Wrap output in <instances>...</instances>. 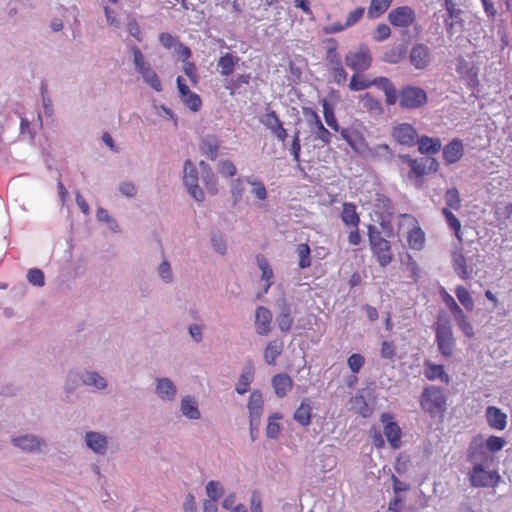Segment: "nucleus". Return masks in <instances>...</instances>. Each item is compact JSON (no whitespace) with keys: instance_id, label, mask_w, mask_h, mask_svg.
<instances>
[{"instance_id":"nucleus-1","label":"nucleus","mask_w":512,"mask_h":512,"mask_svg":"<svg viewBox=\"0 0 512 512\" xmlns=\"http://www.w3.org/2000/svg\"><path fill=\"white\" fill-rule=\"evenodd\" d=\"M436 343L442 356L450 358L456 348V338L448 319H439L436 324Z\"/></svg>"},{"instance_id":"nucleus-2","label":"nucleus","mask_w":512,"mask_h":512,"mask_svg":"<svg viewBox=\"0 0 512 512\" xmlns=\"http://www.w3.org/2000/svg\"><path fill=\"white\" fill-rule=\"evenodd\" d=\"M368 236L371 251L376 257L378 263L382 267L387 266L393 259L389 241L384 239L381 236L380 231L372 225L368 227Z\"/></svg>"},{"instance_id":"nucleus-3","label":"nucleus","mask_w":512,"mask_h":512,"mask_svg":"<svg viewBox=\"0 0 512 512\" xmlns=\"http://www.w3.org/2000/svg\"><path fill=\"white\" fill-rule=\"evenodd\" d=\"M421 406L432 416L444 412L446 409V399L442 390L436 386L425 388L421 396Z\"/></svg>"},{"instance_id":"nucleus-4","label":"nucleus","mask_w":512,"mask_h":512,"mask_svg":"<svg viewBox=\"0 0 512 512\" xmlns=\"http://www.w3.org/2000/svg\"><path fill=\"white\" fill-rule=\"evenodd\" d=\"M372 54L366 44H360L356 49L349 51L345 56L347 67L360 73L368 70L372 64Z\"/></svg>"},{"instance_id":"nucleus-5","label":"nucleus","mask_w":512,"mask_h":512,"mask_svg":"<svg viewBox=\"0 0 512 512\" xmlns=\"http://www.w3.org/2000/svg\"><path fill=\"white\" fill-rule=\"evenodd\" d=\"M198 171L190 160L184 164L183 182L187 187L189 194L198 202L204 201V191L198 185Z\"/></svg>"},{"instance_id":"nucleus-6","label":"nucleus","mask_w":512,"mask_h":512,"mask_svg":"<svg viewBox=\"0 0 512 512\" xmlns=\"http://www.w3.org/2000/svg\"><path fill=\"white\" fill-rule=\"evenodd\" d=\"M380 421L383 424V434L390 447L395 450L399 449L402 446V432L397 422L393 420V416L389 413H382Z\"/></svg>"},{"instance_id":"nucleus-7","label":"nucleus","mask_w":512,"mask_h":512,"mask_svg":"<svg viewBox=\"0 0 512 512\" xmlns=\"http://www.w3.org/2000/svg\"><path fill=\"white\" fill-rule=\"evenodd\" d=\"M470 481L474 487H495L500 476L496 471H486L483 464H476L470 473Z\"/></svg>"},{"instance_id":"nucleus-8","label":"nucleus","mask_w":512,"mask_h":512,"mask_svg":"<svg viewBox=\"0 0 512 512\" xmlns=\"http://www.w3.org/2000/svg\"><path fill=\"white\" fill-rule=\"evenodd\" d=\"M247 408L249 412L250 433L253 429L259 428L264 408L263 395L259 390H254L248 399Z\"/></svg>"},{"instance_id":"nucleus-9","label":"nucleus","mask_w":512,"mask_h":512,"mask_svg":"<svg viewBox=\"0 0 512 512\" xmlns=\"http://www.w3.org/2000/svg\"><path fill=\"white\" fill-rule=\"evenodd\" d=\"M456 72L460 75L468 86L475 87L479 84L478 68L474 62L467 61L463 57L457 58Z\"/></svg>"},{"instance_id":"nucleus-10","label":"nucleus","mask_w":512,"mask_h":512,"mask_svg":"<svg viewBox=\"0 0 512 512\" xmlns=\"http://www.w3.org/2000/svg\"><path fill=\"white\" fill-rule=\"evenodd\" d=\"M388 20L394 27H408L415 20L414 10L408 6H400L392 9L388 14Z\"/></svg>"},{"instance_id":"nucleus-11","label":"nucleus","mask_w":512,"mask_h":512,"mask_svg":"<svg viewBox=\"0 0 512 512\" xmlns=\"http://www.w3.org/2000/svg\"><path fill=\"white\" fill-rule=\"evenodd\" d=\"M262 123L279 141L284 142L287 139V130L284 128L276 111L271 110L267 112L262 119Z\"/></svg>"},{"instance_id":"nucleus-12","label":"nucleus","mask_w":512,"mask_h":512,"mask_svg":"<svg viewBox=\"0 0 512 512\" xmlns=\"http://www.w3.org/2000/svg\"><path fill=\"white\" fill-rule=\"evenodd\" d=\"M272 313L264 306H259L255 312V328L260 336H267L271 332Z\"/></svg>"},{"instance_id":"nucleus-13","label":"nucleus","mask_w":512,"mask_h":512,"mask_svg":"<svg viewBox=\"0 0 512 512\" xmlns=\"http://www.w3.org/2000/svg\"><path fill=\"white\" fill-rule=\"evenodd\" d=\"M452 267L458 277L462 280H467L472 277L473 268L467 264V260L463 255L461 249L452 251Z\"/></svg>"},{"instance_id":"nucleus-14","label":"nucleus","mask_w":512,"mask_h":512,"mask_svg":"<svg viewBox=\"0 0 512 512\" xmlns=\"http://www.w3.org/2000/svg\"><path fill=\"white\" fill-rule=\"evenodd\" d=\"M392 136L402 145L413 146L415 144L416 130L407 123H402L393 128Z\"/></svg>"},{"instance_id":"nucleus-15","label":"nucleus","mask_w":512,"mask_h":512,"mask_svg":"<svg viewBox=\"0 0 512 512\" xmlns=\"http://www.w3.org/2000/svg\"><path fill=\"white\" fill-rule=\"evenodd\" d=\"M423 374L430 381L440 380L442 383L448 384L449 375L446 373L444 366L435 364L431 360H425L423 363Z\"/></svg>"},{"instance_id":"nucleus-16","label":"nucleus","mask_w":512,"mask_h":512,"mask_svg":"<svg viewBox=\"0 0 512 512\" xmlns=\"http://www.w3.org/2000/svg\"><path fill=\"white\" fill-rule=\"evenodd\" d=\"M271 385L279 398L285 397L293 388V380L286 373H279L272 377Z\"/></svg>"},{"instance_id":"nucleus-17","label":"nucleus","mask_w":512,"mask_h":512,"mask_svg":"<svg viewBox=\"0 0 512 512\" xmlns=\"http://www.w3.org/2000/svg\"><path fill=\"white\" fill-rule=\"evenodd\" d=\"M464 154V147L460 139H453L443 148V157L447 164L458 162Z\"/></svg>"},{"instance_id":"nucleus-18","label":"nucleus","mask_w":512,"mask_h":512,"mask_svg":"<svg viewBox=\"0 0 512 512\" xmlns=\"http://www.w3.org/2000/svg\"><path fill=\"white\" fill-rule=\"evenodd\" d=\"M486 418L489 426L495 430H504L507 425V415L495 406L486 408Z\"/></svg>"},{"instance_id":"nucleus-19","label":"nucleus","mask_w":512,"mask_h":512,"mask_svg":"<svg viewBox=\"0 0 512 512\" xmlns=\"http://www.w3.org/2000/svg\"><path fill=\"white\" fill-rule=\"evenodd\" d=\"M199 167L201 169V176L203 184L205 185L207 191L211 195H215L218 193V180L214 175L212 168L205 161L199 162Z\"/></svg>"},{"instance_id":"nucleus-20","label":"nucleus","mask_w":512,"mask_h":512,"mask_svg":"<svg viewBox=\"0 0 512 512\" xmlns=\"http://www.w3.org/2000/svg\"><path fill=\"white\" fill-rule=\"evenodd\" d=\"M312 405L308 398L301 401L300 405L293 413V419L301 426L307 427L311 424Z\"/></svg>"},{"instance_id":"nucleus-21","label":"nucleus","mask_w":512,"mask_h":512,"mask_svg":"<svg viewBox=\"0 0 512 512\" xmlns=\"http://www.w3.org/2000/svg\"><path fill=\"white\" fill-rule=\"evenodd\" d=\"M284 349V343L281 339H274L267 343L263 358L266 364L275 365L276 359L282 354Z\"/></svg>"},{"instance_id":"nucleus-22","label":"nucleus","mask_w":512,"mask_h":512,"mask_svg":"<svg viewBox=\"0 0 512 512\" xmlns=\"http://www.w3.org/2000/svg\"><path fill=\"white\" fill-rule=\"evenodd\" d=\"M341 220L348 227L356 228L359 226L360 217L359 214L357 213V208L354 203H343L341 211Z\"/></svg>"},{"instance_id":"nucleus-23","label":"nucleus","mask_w":512,"mask_h":512,"mask_svg":"<svg viewBox=\"0 0 512 512\" xmlns=\"http://www.w3.org/2000/svg\"><path fill=\"white\" fill-rule=\"evenodd\" d=\"M445 8L448 13V18L445 19V25L449 33L453 32L454 27L457 24L462 23V10L456 8L455 3L452 0H445Z\"/></svg>"},{"instance_id":"nucleus-24","label":"nucleus","mask_w":512,"mask_h":512,"mask_svg":"<svg viewBox=\"0 0 512 512\" xmlns=\"http://www.w3.org/2000/svg\"><path fill=\"white\" fill-rule=\"evenodd\" d=\"M87 446L95 453L103 455L107 449V438L98 432H88L85 436Z\"/></svg>"},{"instance_id":"nucleus-25","label":"nucleus","mask_w":512,"mask_h":512,"mask_svg":"<svg viewBox=\"0 0 512 512\" xmlns=\"http://www.w3.org/2000/svg\"><path fill=\"white\" fill-rule=\"evenodd\" d=\"M239 61L240 58L232 53H226L221 56L217 61L220 74L225 77L232 75Z\"/></svg>"},{"instance_id":"nucleus-26","label":"nucleus","mask_w":512,"mask_h":512,"mask_svg":"<svg viewBox=\"0 0 512 512\" xmlns=\"http://www.w3.org/2000/svg\"><path fill=\"white\" fill-rule=\"evenodd\" d=\"M442 144L439 138L418 136V151L422 154H436L441 150Z\"/></svg>"},{"instance_id":"nucleus-27","label":"nucleus","mask_w":512,"mask_h":512,"mask_svg":"<svg viewBox=\"0 0 512 512\" xmlns=\"http://www.w3.org/2000/svg\"><path fill=\"white\" fill-rule=\"evenodd\" d=\"M219 147V141L215 136H206L201 140L199 144V148L202 154L208 157L210 160H215L217 158Z\"/></svg>"},{"instance_id":"nucleus-28","label":"nucleus","mask_w":512,"mask_h":512,"mask_svg":"<svg viewBox=\"0 0 512 512\" xmlns=\"http://www.w3.org/2000/svg\"><path fill=\"white\" fill-rule=\"evenodd\" d=\"M467 456L469 461H471L474 466H476V464L484 465V463L490 459V456L484 450L483 445L475 441L470 444L467 451Z\"/></svg>"},{"instance_id":"nucleus-29","label":"nucleus","mask_w":512,"mask_h":512,"mask_svg":"<svg viewBox=\"0 0 512 512\" xmlns=\"http://www.w3.org/2000/svg\"><path fill=\"white\" fill-rule=\"evenodd\" d=\"M256 261L261 270V279L265 281L264 292L267 293L268 289L273 285V270L264 255L258 254Z\"/></svg>"},{"instance_id":"nucleus-30","label":"nucleus","mask_w":512,"mask_h":512,"mask_svg":"<svg viewBox=\"0 0 512 512\" xmlns=\"http://www.w3.org/2000/svg\"><path fill=\"white\" fill-rule=\"evenodd\" d=\"M360 103L364 110L373 116H379L383 113V107L379 100L371 96L369 93L364 94L360 98Z\"/></svg>"},{"instance_id":"nucleus-31","label":"nucleus","mask_w":512,"mask_h":512,"mask_svg":"<svg viewBox=\"0 0 512 512\" xmlns=\"http://www.w3.org/2000/svg\"><path fill=\"white\" fill-rule=\"evenodd\" d=\"M276 322L281 332L287 333L291 330L294 320L291 309L287 304L283 305L281 312L276 317Z\"/></svg>"},{"instance_id":"nucleus-32","label":"nucleus","mask_w":512,"mask_h":512,"mask_svg":"<svg viewBox=\"0 0 512 512\" xmlns=\"http://www.w3.org/2000/svg\"><path fill=\"white\" fill-rule=\"evenodd\" d=\"M250 80L251 75L249 73L239 74L235 78L226 79L224 87L229 91V94L233 96L243 85H248Z\"/></svg>"},{"instance_id":"nucleus-33","label":"nucleus","mask_w":512,"mask_h":512,"mask_svg":"<svg viewBox=\"0 0 512 512\" xmlns=\"http://www.w3.org/2000/svg\"><path fill=\"white\" fill-rule=\"evenodd\" d=\"M391 3L392 0H371L367 11L368 18H379L388 10Z\"/></svg>"},{"instance_id":"nucleus-34","label":"nucleus","mask_w":512,"mask_h":512,"mask_svg":"<svg viewBox=\"0 0 512 512\" xmlns=\"http://www.w3.org/2000/svg\"><path fill=\"white\" fill-rule=\"evenodd\" d=\"M438 168L439 163L433 157L425 156L418 159V177L436 173Z\"/></svg>"},{"instance_id":"nucleus-35","label":"nucleus","mask_w":512,"mask_h":512,"mask_svg":"<svg viewBox=\"0 0 512 512\" xmlns=\"http://www.w3.org/2000/svg\"><path fill=\"white\" fill-rule=\"evenodd\" d=\"M181 412L189 419H198L200 417L197 402L191 396H186L182 399Z\"/></svg>"},{"instance_id":"nucleus-36","label":"nucleus","mask_w":512,"mask_h":512,"mask_svg":"<svg viewBox=\"0 0 512 512\" xmlns=\"http://www.w3.org/2000/svg\"><path fill=\"white\" fill-rule=\"evenodd\" d=\"M399 105L402 108L416 107V88L413 86L404 87L399 93Z\"/></svg>"},{"instance_id":"nucleus-37","label":"nucleus","mask_w":512,"mask_h":512,"mask_svg":"<svg viewBox=\"0 0 512 512\" xmlns=\"http://www.w3.org/2000/svg\"><path fill=\"white\" fill-rule=\"evenodd\" d=\"M156 390L161 398L167 400L173 399L176 393L174 384L168 378L158 379Z\"/></svg>"},{"instance_id":"nucleus-38","label":"nucleus","mask_w":512,"mask_h":512,"mask_svg":"<svg viewBox=\"0 0 512 512\" xmlns=\"http://www.w3.org/2000/svg\"><path fill=\"white\" fill-rule=\"evenodd\" d=\"M453 318L456 325L467 338H473L475 336L474 328L463 310L453 315Z\"/></svg>"},{"instance_id":"nucleus-39","label":"nucleus","mask_w":512,"mask_h":512,"mask_svg":"<svg viewBox=\"0 0 512 512\" xmlns=\"http://www.w3.org/2000/svg\"><path fill=\"white\" fill-rule=\"evenodd\" d=\"M282 419V414L276 412L269 416L266 426V436L270 439L278 438L281 431V424L279 420Z\"/></svg>"},{"instance_id":"nucleus-40","label":"nucleus","mask_w":512,"mask_h":512,"mask_svg":"<svg viewBox=\"0 0 512 512\" xmlns=\"http://www.w3.org/2000/svg\"><path fill=\"white\" fill-rule=\"evenodd\" d=\"M327 43L329 47L326 52V61L328 63L329 69L339 66L342 64L341 57L337 52L338 43L335 39H328Z\"/></svg>"},{"instance_id":"nucleus-41","label":"nucleus","mask_w":512,"mask_h":512,"mask_svg":"<svg viewBox=\"0 0 512 512\" xmlns=\"http://www.w3.org/2000/svg\"><path fill=\"white\" fill-rule=\"evenodd\" d=\"M144 81L155 91L160 92L162 91V83L156 74V72L151 68V66H148L144 68L142 71L139 72Z\"/></svg>"},{"instance_id":"nucleus-42","label":"nucleus","mask_w":512,"mask_h":512,"mask_svg":"<svg viewBox=\"0 0 512 512\" xmlns=\"http://www.w3.org/2000/svg\"><path fill=\"white\" fill-rule=\"evenodd\" d=\"M13 443L20 447L23 450L27 451H35L40 449L41 443L40 441L33 436H23L17 437L13 439Z\"/></svg>"},{"instance_id":"nucleus-43","label":"nucleus","mask_w":512,"mask_h":512,"mask_svg":"<svg viewBox=\"0 0 512 512\" xmlns=\"http://www.w3.org/2000/svg\"><path fill=\"white\" fill-rule=\"evenodd\" d=\"M455 294L459 302L467 311H472L474 309V300L469 291L464 286H457L455 289Z\"/></svg>"},{"instance_id":"nucleus-44","label":"nucleus","mask_w":512,"mask_h":512,"mask_svg":"<svg viewBox=\"0 0 512 512\" xmlns=\"http://www.w3.org/2000/svg\"><path fill=\"white\" fill-rule=\"evenodd\" d=\"M299 257V267L305 269L311 266V250L307 243H301L296 248Z\"/></svg>"},{"instance_id":"nucleus-45","label":"nucleus","mask_w":512,"mask_h":512,"mask_svg":"<svg viewBox=\"0 0 512 512\" xmlns=\"http://www.w3.org/2000/svg\"><path fill=\"white\" fill-rule=\"evenodd\" d=\"M253 374L254 373L252 368H248L240 375V378L235 387L238 394H245L249 390L250 383L253 379Z\"/></svg>"},{"instance_id":"nucleus-46","label":"nucleus","mask_w":512,"mask_h":512,"mask_svg":"<svg viewBox=\"0 0 512 512\" xmlns=\"http://www.w3.org/2000/svg\"><path fill=\"white\" fill-rule=\"evenodd\" d=\"M323 114L326 124L334 131L339 130V124L334 114L333 108L328 104L327 100H322Z\"/></svg>"},{"instance_id":"nucleus-47","label":"nucleus","mask_w":512,"mask_h":512,"mask_svg":"<svg viewBox=\"0 0 512 512\" xmlns=\"http://www.w3.org/2000/svg\"><path fill=\"white\" fill-rule=\"evenodd\" d=\"M218 173L226 178L234 177L237 174V168L231 160H221L217 164Z\"/></svg>"},{"instance_id":"nucleus-48","label":"nucleus","mask_w":512,"mask_h":512,"mask_svg":"<svg viewBox=\"0 0 512 512\" xmlns=\"http://www.w3.org/2000/svg\"><path fill=\"white\" fill-rule=\"evenodd\" d=\"M371 86V80L363 78L359 73L353 74L349 82V89L351 91H361L368 89Z\"/></svg>"},{"instance_id":"nucleus-49","label":"nucleus","mask_w":512,"mask_h":512,"mask_svg":"<svg viewBox=\"0 0 512 512\" xmlns=\"http://www.w3.org/2000/svg\"><path fill=\"white\" fill-rule=\"evenodd\" d=\"M82 381L84 384L94 386L98 389L106 387L105 379L96 372H86L82 377Z\"/></svg>"},{"instance_id":"nucleus-50","label":"nucleus","mask_w":512,"mask_h":512,"mask_svg":"<svg viewBox=\"0 0 512 512\" xmlns=\"http://www.w3.org/2000/svg\"><path fill=\"white\" fill-rule=\"evenodd\" d=\"M206 493L212 502H216L222 497L224 490L220 482L211 480L206 485Z\"/></svg>"},{"instance_id":"nucleus-51","label":"nucleus","mask_w":512,"mask_h":512,"mask_svg":"<svg viewBox=\"0 0 512 512\" xmlns=\"http://www.w3.org/2000/svg\"><path fill=\"white\" fill-rule=\"evenodd\" d=\"M442 213L445 216L448 225L455 231V236L461 242L462 237L460 235V230H461L460 221L456 218V216L448 208H443Z\"/></svg>"},{"instance_id":"nucleus-52","label":"nucleus","mask_w":512,"mask_h":512,"mask_svg":"<svg viewBox=\"0 0 512 512\" xmlns=\"http://www.w3.org/2000/svg\"><path fill=\"white\" fill-rule=\"evenodd\" d=\"M445 202L448 209L458 210L461 206V200L459 196V192L456 188H452L447 190L445 193Z\"/></svg>"},{"instance_id":"nucleus-53","label":"nucleus","mask_w":512,"mask_h":512,"mask_svg":"<svg viewBox=\"0 0 512 512\" xmlns=\"http://www.w3.org/2000/svg\"><path fill=\"white\" fill-rule=\"evenodd\" d=\"M303 114L306 117V121L311 132L319 126L323 125L319 115L312 108H303Z\"/></svg>"},{"instance_id":"nucleus-54","label":"nucleus","mask_w":512,"mask_h":512,"mask_svg":"<svg viewBox=\"0 0 512 512\" xmlns=\"http://www.w3.org/2000/svg\"><path fill=\"white\" fill-rule=\"evenodd\" d=\"M182 102L193 112H198L202 107L200 96L194 92L181 99Z\"/></svg>"},{"instance_id":"nucleus-55","label":"nucleus","mask_w":512,"mask_h":512,"mask_svg":"<svg viewBox=\"0 0 512 512\" xmlns=\"http://www.w3.org/2000/svg\"><path fill=\"white\" fill-rule=\"evenodd\" d=\"M312 134L314 135L315 139L321 141L322 146H326L331 143L332 134L328 129L324 127V125H321L318 128L314 129L312 131Z\"/></svg>"},{"instance_id":"nucleus-56","label":"nucleus","mask_w":512,"mask_h":512,"mask_svg":"<svg viewBox=\"0 0 512 512\" xmlns=\"http://www.w3.org/2000/svg\"><path fill=\"white\" fill-rule=\"evenodd\" d=\"M365 363L364 357L359 353H354L348 357L347 364L353 373H358Z\"/></svg>"},{"instance_id":"nucleus-57","label":"nucleus","mask_w":512,"mask_h":512,"mask_svg":"<svg viewBox=\"0 0 512 512\" xmlns=\"http://www.w3.org/2000/svg\"><path fill=\"white\" fill-rule=\"evenodd\" d=\"M247 182L252 186L251 192L258 200L264 201L267 198L266 187L261 181L247 180Z\"/></svg>"},{"instance_id":"nucleus-58","label":"nucleus","mask_w":512,"mask_h":512,"mask_svg":"<svg viewBox=\"0 0 512 512\" xmlns=\"http://www.w3.org/2000/svg\"><path fill=\"white\" fill-rule=\"evenodd\" d=\"M183 70L190 81L196 85L199 81V75L196 65L191 61H184Z\"/></svg>"},{"instance_id":"nucleus-59","label":"nucleus","mask_w":512,"mask_h":512,"mask_svg":"<svg viewBox=\"0 0 512 512\" xmlns=\"http://www.w3.org/2000/svg\"><path fill=\"white\" fill-rule=\"evenodd\" d=\"M28 281L35 286H43L45 284L44 274L40 269H30L27 273Z\"/></svg>"},{"instance_id":"nucleus-60","label":"nucleus","mask_w":512,"mask_h":512,"mask_svg":"<svg viewBox=\"0 0 512 512\" xmlns=\"http://www.w3.org/2000/svg\"><path fill=\"white\" fill-rule=\"evenodd\" d=\"M505 443L506 442L502 437L491 435L486 440V448L490 452H497L504 447Z\"/></svg>"},{"instance_id":"nucleus-61","label":"nucleus","mask_w":512,"mask_h":512,"mask_svg":"<svg viewBox=\"0 0 512 512\" xmlns=\"http://www.w3.org/2000/svg\"><path fill=\"white\" fill-rule=\"evenodd\" d=\"M390 35V27L387 24H379L373 33V39L377 42H382L389 38Z\"/></svg>"},{"instance_id":"nucleus-62","label":"nucleus","mask_w":512,"mask_h":512,"mask_svg":"<svg viewBox=\"0 0 512 512\" xmlns=\"http://www.w3.org/2000/svg\"><path fill=\"white\" fill-rule=\"evenodd\" d=\"M364 12H365L364 7H358L356 9H354L353 11H351L347 15V18L345 21L346 26L349 28V27L355 25L356 23H358L362 19Z\"/></svg>"},{"instance_id":"nucleus-63","label":"nucleus","mask_w":512,"mask_h":512,"mask_svg":"<svg viewBox=\"0 0 512 512\" xmlns=\"http://www.w3.org/2000/svg\"><path fill=\"white\" fill-rule=\"evenodd\" d=\"M132 53H133V57H134V64H135L136 70L138 72H140L144 68L150 66V64L145 61L142 52L140 51V49L137 46H133Z\"/></svg>"},{"instance_id":"nucleus-64","label":"nucleus","mask_w":512,"mask_h":512,"mask_svg":"<svg viewBox=\"0 0 512 512\" xmlns=\"http://www.w3.org/2000/svg\"><path fill=\"white\" fill-rule=\"evenodd\" d=\"M332 74L333 80L336 84H344L347 80V72L345 71L343 65H339L329 69Z\"/></svg>"}]
</instances>
